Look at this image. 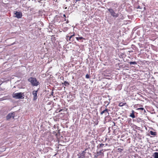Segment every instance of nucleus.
Returning a JSON list of instances; mask_svg holds the SVG:
<instances>
[{
    "mask_svg": "<svg viewBox=\"0 0 158 158\" xmlns=\"http://www.w3.org/2000/svg\"><path fill=\"white\" fill-rule=\"evenodd\" d=\"M58 110V109H57V110H56V113L60 112V111H61L62 110V109H60V110L59 111Z\"/></svg>",
    "mask_w": 158,
    "mask_h": 158,
    "instance_id": "obj_22",
    "label": "nucleus"
},
{
    "mask_svg": "<svg viewBox=\"0 0 158 158\" xmlns=\"http://www.w3.org/2000/svg\"><path fill=\"white\" fill-rule=\"evenodd\" d=\"M24 96L23 93L21 92L13 93L12 94V97L16 99H23L24 98Z\"/></svg>",
    "mask_w": 158,
    "mask_h": 158,
    "instance_id": "obj_2",
    "label": "nucleus"
},
{
    "mask_svg": "<svg viewBox=\"0 0 158 158\" xmlns=\"http://www.w3.org/2000/svg\"><path fill=\"white\" fill-rule=\"evenodd\" d=\"M69 23V21L68 20H67V21H66V23Z\"/></svg>",
    "mask_w": 158,
    "mask_h": 158,
    "instance_id": "obj_25",
    "label": "nucleus"
},
{
    "mask_svg": "<svg viewBox=\"0 0 158 158\" xmlns=\"http://www.w3.org/2000/svg\"><path fill=\"white\" fill-rule=\"evenodd\" d=\"M28 81L34 86H37L39 84V82L37 81L35 78L31 77L28 79Z\"/></svg>",
    "mask_w": 158,
    "mask_h": 158,
    "instance_id": "obj_1",
    "label": "nucleus"
},
{
    "mask_svg": "<svg viewBox=\"0 0 158 158\" xmlns=\"http://www.w3.org/2000/svg\"><path fill=\"white\" fill-rule=\"evenodd\" d=\"M109 110L108 109L106 108L105 110H103V111L101 112L100 114L102 115L103 114H104L105 115H106V117L108 116L109 115Z\"/></svg>",
    "mask_w": 158,
    "mask_h": 158,
    "instance_id": "obj_4",
    "label": "nucleus"
},
{
    "mask_svg": "<svg viewBox=\"0 0 158 158\" xmlns=\"http://www.w3.org/2000/svg\"><path fill=\"white\" fill-rule=\"evenodd\" d=\"M137 110H144V111H145V110L144 109V108L143 107H141V108H139L137 109Z\"/></svg>",
    "mask_w": 158,
    "mask_h": 158,
    "instance_id": "obj_20",
    "label": "nucleus"
},
{
    "mask_svg": "<svg viewBox=\"0 0 158 158\" xmlns=\"http://www.w3.org/2000/svg\"><path fill=\"white\" fill-rule=\"evenodd\" d=\"M150 133L151 135L153 136H155L156 135V132H153L152 131H150Z\"/></svg>",
    "mask_w": 158,
    "mask_h": 158,
    "instance_id": "obj_12",
    "label": "nucleus"
},
{
    "mask_svg": "<svg viewBox=\"0 0 158 158\" xmlns=\"http://www.w3.org/2000/svg\"><path fill=\"white\" fill-rule=\"evenodd\" d=\"M63 16H64V17L65 18H66V16H65V15L64 14V15H63Z\"/></svg>",
    "mask_w": 158,
    "mask_h": 158,
    "instance_id": "obj_24",
    "label": "nucleus"
},
{
    "mask_svg": "<svg viewBox=\"0 0 158 158\" xmlns=\"http://www.w3.org/2000/svg\"><path fill=\"white\" fill-rule=\"evenodd\" d=\"M154 158H158V152H155L154 153Z\"/></svg>",
    "mask_w": 158,
    "mask_h": 158,
    "instance_id": "obj_14",
    "label": "nucleus"
},
{
    "mask_svg": "<svg viewBox=\"0 0 158 158\" xmlns=\"http://www.w3.org/2000/svg\"><path fill=\"white\" fill-rule=\"evenodd\" d=\"M86 149H85V151H83L81 153H80V158H83L85 157V154L86 153Z\"/></svg>",
    "mask_w": 158,
    "mask_h": 158,
    "instance_id": "obj_8",
    "label": "nucleus"
},
{
    "mask_svg": "<svg viewBox=\"0 0 158 158\" xmlns=\"http://www.w3.org/2000/svg\"><path fill=\"white\" fill-rule=\"evenodd\" d=\"M15 116L14 114L13 113H9L7 116L6 117V119H9L11 118V117H13V118H14Z\"/></svg>",
    "mask_w": 158,
    "mask_h": 158,
    "instance_id": "obj_7",
    "label": "nucleus"
},
{
    "mask_svg": "<svg viewBox=\"0 0 158 158\" xmlns=\"http://www.w3.org/2000/svg\"><path fill=\"white\" fill-rule=\"evenodd\" d=\"M123 150V148H118V152H121Z\"/></svg>",
    "mask_w": 158,
    "mask_h": 158,
    "instance_id": "obj_16",
    "label": "nucleus"
},
{
    "mask_svg": "<svg viewBox=\"0 0 158 158\" xmlns=\"http://www.w3.org/2000/svg\"><path fill=\"white\" fill-rule=\"evenodd\" d=\"M38 90H34L32 92V94L33 95V100L35 101L36 100L37 98V93Z\"/></svg>",
    "mask_w": 158,
    "mask_h": 158,
    "instance_id": "obj_6",
    "label": "nucleus"
},
{
    "mask_svg": "<svg viewBox=\"0 0 158 158\" xmlns=\"http://www.w3.org/2000/svg\"><path fill=\"white\" fill-rule=\"evenodd\" d=\"M14 14L15 15V17L18 19H20L22 18V13L20 12H18L17 11H15Z\"/></svg>",
    "mask_w": 158,
    "mask_h": 158,
    "instance_id": "obj_5",
    "label": "nucleus"
},
{
    "mask_svg": "<svg viewBox=\"0 0 158 158\" xmlns=\"http://www.w3.org/2000/svg\"><path fill=\"white\" fill-rule=\"evenodd\" d=\"M127 104V103H122L120 102L119 103L118 105V106L120 107H122L126 105Z\"/></svg>",
    "mask_w": 158,
    "mask_h": 158,
    "instance_id": "obj_11",
    "label": "nucleus"
},
{
    "mask_svg": "<svg viewBox=\"0 0 158 158\" xmlns=\"http://www.w3.org/2000/svg\"><path fill=\"white\" fill-rule=\"evenodd\" d=\"M76 38L77 39V40L78 41H80L82 39L84 40H85V39L82 37H76Z\"/></svg>",
    "mask_w": 158,
    "mask_h": 158,
    "instance_id": "obj_10",
    "label": "nucleus"
},
{
    "mask_svg": "<svg viewBox=\"0 0 158 158\" xmlns=\"http://www.w3.org/2000/svg\"><path fill=\"white\" fill-rule=\"evenodd\" d=\"M64 20H65V21H66V18H65V19H64Z\"/></svg>",
    "mask_w": 158,
    "mask_h": 158,
    "instance_id": "obj_27",
    "label": "nucleus"
},
{
    "mask_svg": "<svg viewBox=\"0 0 158 158\" xmlns=\"http://www.w3.org/2000/svg\"><path fill=\"white\" fill-rule=\"evenodd\" d=\"M134 111L132 110V113L130 115V116L132 117V118H135V116L134 113Z\"/></svg>",
    "mask_w": 158,
    "mask_h": 158,
    "instance_id": "obj_15",
    "label": "nucleus"
},
{
    "mask_svg": "<svg viewBox=\"0 0 158 158\" xmlns=\"http://www.w3.org/2000/svg\"><path fill=\"white\" fill-rule=\"evenodd\" d=\"M101 152H102L101 151H100V152H99V153H101Z\"/></svg>",
    "mask_w": 158,
    "mask_h": 158,
    "instance_id": "obj_26",
    "label": "nucleus"
},
{
    "mask_svg": "<svg viewBox=\"0 0 158 158\" xmlns=\"http://www.w3.org/2000/svg\"><path fill=\"white\" fill-rule=\"evenodd\" d=\"M79 0H76V1H79Z\"/></svg>",
    "mask_w": 158,
    "mask_h": 158,
    "instance_id": "obj_28",
    "label": "nucleus"
},
{
    "mask_svg": "<svg viewBox=\"0 0 158 158\" xmlns=\"http://www.w3.org/2000/svg\"><path fill=\"white\" fill-rule=\"evenodd\" d=\"M129 63L130 64H137V63L135 61H131L129 62Z\"/></svg>",
    "mask_w": 158,
    "mask_h": 158,
    "instance_id": "obj_18",
    "label": "nucleus"
},
{
    "mask_svg": "<svg viewBox=\"0 0 158 158\" xmlns=\"http://www.w3.org/2000/svg\"><path fill=\"white\" fill-rule=\"evenodd\" d=\"M108 10L109 11L111 15L113 17L116 18L118 17L119 15L118 14L115 13L113 9L109 8L108 9Z\"/></svg>",
    "mask_w": 158,
    "mask_h": 158,
    "instance_id": "obj_3",
    "label": "nucleus"
},
{
    "mask_svg": "<svg viewBox=\"0 0 158 158\" xmlns=\"http://www.w3.org/2000/svg\"><path fill=\"white\" fill-rule=\"evenodd\" d=\"M71 36H72V37H73L75 35V34L74 32H73V35H71Z\"/></svg>",
    "mask_w": 158,
    "mask_h": 158,
    "instance_id": "obj_23",
    "label": "nucleus"
},
{
    "mask_svg": "<svg viewBox=\"0 0 158 158\" xmlns=\"http://www.w3.org/2000/svg\"><path fill=\"white\" fill-rule=\"evenodd\" d=\"M104 145V144H102V143H101V144H99V146L98 147V148H102V147H103Z\"/></svg>",
    "mask_w": 158,
    "mask_h": 158,
    "instance_id": "obj_19",
    "label": "nucleus"
},
{
    "mask_svg": "<svg viewBox=\"0 0 158 158\" xmlns=\"http://www.w3.org/2000/svg\"><path fill=\"white\" fill-rule=\"evenodd\" d=\"M63 85H64L66 86L68 85H69V83L67 82V81H65L64 83H62Z\"/></svg>",
    "mask_w": 158,
    "mask_h": 158,
    "instance_id": "obj_13",
    "label": "nucleus"
},
{
    "mask_svg": "<svg viewBox=\"0 0 158 158\" xmlns=\"http://www.w3.org/2000/svg\"><path fill=\"white\" fill-rule=\"evenodd\" d=\"M85 77L86 78H89V74H87L85 75Z\"/></svg>",
    "mask_w": 158,
    "mask_h": 158,
    "instance_id": "obj_21",
    "label": "nucleus"
},
{
    "mask_svg": "<svg viewBox=\"0 0 158 158\" xmlns=\"http://www.w3.org/2000/svg\"><path fill=\"white\" fill-rule=\"evenodd\" d=\"M141 106H142L140 104H135L134 105V106L135 108H137L138 107H140Z\"/></svg>",
    "mask_w": 158,
    "mask_h": 158,
    "instance_id": "obj_17",
    "label": "nucleus"
},
{
    "mask_svg": "<svg viewBox=\"0 0 158 158\" xmlns=\"http://www.w3.org/2000/svg\"><path fill=\"white\" fill-rule=\"evenodd\" d=\"M72 37H72V36H71V35L69 36L68 35H66V39L67 41H72H72H73L74 40H72L71 39L72 38Z\"/></svg>",
    "mask_w": 158,
    "mask_h": 158,
    "instance_id": "obj_9",
    "label": "nucleus"
}]
</instances>
